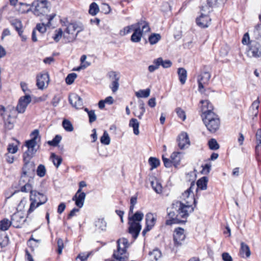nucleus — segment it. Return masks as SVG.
<instances>
[{"instance_id": "obj_1", "label": "nucleus", "mask_w": 261, "mask_h": 261, "mask_svg": "<svg viewBox=\"0 0 261 261\" xmlns=\"http://www.w3.org/2000/svg\"><path fill=\"white\" fill-rule=\"evenodd\" d=\"M172 211L168 213L169 219L166 220V225H172L174 224H185L187 218L189 216V213H192L194 208L192 205L185 204L180 201H174L171 206Z\"/></svg>"}, {"instance_id": "obj_2", "label": "nucleus", "mask_w": 261, "mask_h": 261, "mask_svg": "<svg viewBox=\"0 0 261 261\" xmlns=\"http://www.w3.org/2000/svg\"><path fill=\"white\" fill-rule=\"evenodd\" d=\"M132 27H135V28L133 29V33L131 36L130 40L135 43L140 41L144 31L145 32L150 31L149 23L143 19H141L138 22L132 24Z\"/></svg>"}, {"instance_id": "obj_3", "label": "nucleus", "mask_w": 261, "mask_h": 261, "mask_svg": "<svg viewBox=\"0 0 261 261\" xmlns=\"http://www.w3.org/2000/svg\"><path fill=\"white\" fill-rule=\"evenodd\" d=\"M117 255L115 254V259L118 261H127L128 255H125L127 248L129 246L128 241L127 239L122 238L117 241Z\"/></svg>"}, {"instance_id": "obj_4", "label": "nucleus", "mask_w": 261, "mask_h": 261, "mask_svg": "<svg viewBox=\"0 0 261 261\" xmlns=\"http://www.w3.org/2000/svg\"><path fill=\"white\" fill-rule=\"evenodd\" d=\"M84 30V27L81 23H70L65 30V32L69 36L67 37L65 35H64L63 37L64 38H67L68 42L73 41L76 39L79 33Z\"/></svg>"}, {"instance_id": "obj_5", "label": "nucleus", "mask_w": 261, "mask_h": 261, "mask_svg": "<svg viewBox=\"0 0 261 261\" xmlns=\"http://www.w3.org/2000/svg\"><path fill=\"white\" fill-rule=\"evenodd\" d=\"M30 198L31 203L28 210L29 213L33 212L35 208L44 204L47 200L45 195L36 191H31Z\"/></svg>"}, {"instance_id": "obj_6", "label": "nucleus", "mask_w": 261, "mask_h": 261, "mask_svg": "<svg viewBox=\"0 0 261 261\" xmlns=\"http://www.w3.org/2000/svg\"><path fill=\"white\" fill-rule=\"evenodd\" d=\"M202 120L205 124L207 130L212 133H214L219 129L220 121L218 116L217 114L202 117Z\"/></svg>"}, {"instance_id": "obj_7", "label": "nucleus", "mask_w": 261, "mask_h": 261, "mask_svg": "<svg viewBox=\"0 0 261 261\" xmlns=\"http://www.w3.org/2000/svg\"><path fill=\"white\" fill-rule=\"evenodd\" d=\"M35 15H45L49 12L48 2L46 0L35 1L32 4Z\"/></svg>"}, {"instance_id": "obj_8", "label": "nucleus", "mask_w": 261, "mask_h": 261, "mask_svg": "<svg viewBox=\"0 0 261 261\" xmlns=\"http://www.w3.org/2000/svg\"><path fill=\"white\" fill-rule=\"evenodd\" d=\"M247 54L250 57L255 58L261 57V45L255 40H251L248 46Z\"/></svg>"}, {"instance_id": "obj_9", "label": "nucleus", "mask_w": 261, "mask_h": 261, "mask_svg": "<svg viewBox=\"0 0 261 261\" xmlns=\"http://www.w3.org/2000/svg\"><path fill=\"white\" fill-rule=\"evenodd\" d=\"M185 229L180 227L175 228L173 235V240L174 247L178 248L182 245L181 241L186 239L184 233Z\"/></svg>"}, {"instance_id": "obj_10", "label": "nucleus", "mask_w": 261, "mask_h": 261, "mask_svg": "<svg viewBox=\"0 0 261 261\" xmlns=\"http://www.w3.org/2000/svg\"><path fill=\"white\" fill-rule=\"evenodd\" d=\"M49 82V76L47 72H42L36 76V86L40 90L46 89Z\"/></svg>"}, {"instance_id": "obj_11", "label": "nucleus", "mask_w": 261, "mask_h": 261, "mask_svg": "<svg viewBox=\"0 0 261 261\" xmlns=\"http://www.w3.org/2000/svg\"><path fill=\"white\" fill-rule=\"evenodd\" d=\"M201 103V117L207 116L210 114V116L215 115L216 114L213 112L214 107L212 103L208 100H201L200 101Z\"/></svg>"}, {"instance_id": "obj_12", "label": "nucleus", "mask_w": 261, "mask_h": 261, "mask_svg": "<svg viewBox=\"0 0 261 261\" xmlns=\"http://www.w3.org/2000/svg\"><path fill=\"white\" fill-rule=\"evenodd\" d=\"M12 225L16 228H19L25 221L24 214L22 212L18 211L11 216Z\"/></svg>"}, {"instance_id": "obj_13", "label": "nucleus", "mask_w": 261, "mask_h": 261, "mask_svg": "<svg viewBox=\"0 0 261 261\" xmlns=\"http://www.w3.org/2000/svg\"><path fill=\"white\" fill-rule=\"evenodd\" d=\"M31 101V98L29 95L21 97L19 99L16 107V110L19 113H23L28 105Z\"/></svg>"}, {"instance_id": "obj_14", "label": "nucleus", "mask_w": 261, "mask_h": 261, "mask_svg": "<svg viewBox=\"0 0 261 261\" xmlns=\"http://www.w3.org/2000/svg\"><path fill=\"white\" fill-rule=\"evenodd\" d=\"M129 227L128 232L132 235L133 238L136 240L141 230L142 226L140 223L135 222H128Z\"/></svg>"}, {"instance_id": "obj_15", "label": "nucleus", "mask_w": 261, "mask_h": 261, "mask_svg": "<svg viewBox=\"0 0 261 261\" xmlns=\"http://www.w3.org/2000/svg\"><path fill=\"white\" fill-rule=\"evenodd\" d=\"M178 146L180 149L188 147L190 144V139L188 135L186 132H182L179 134L177 139Z\"/></svg>"}, {"instance_id": "obj_16", "label": "nucleus", "mask_w": 261, "mask_h": 261, "mask_svg": "<svg viewBox=\"0 0 261 261\" xmlns=\"http://www.w3.org/2000/svg\"><path fill=\"white\" fill-rule=\"evenodd\" d=\"M69 101L72 106L76 109H82L83 106L82 99L76 94L72 93L69 96Z\"/></svg>"}, {"instance_id": "obj_17", "label": "nucleus", "mask_w": 261, "mask_h": 261, "mask_svg": "<svg viewBox=\"0 0 261 261\" xmlns=\"http://www.w3.org/2000/svg\"><path fill=\"white\" fill-rule=\"evenodd\" d=\"M211 77V75L208 72H204L201 75L200 79L198 80V91L201 93H203L205 91L203 84L207 83Z\"/></svg>"}, {"instance_id": "obj_18", "label": "nucleus", "mask_w": 261, "mask_h": 261, "mask_svg": "<svg viewBox=\"0 0 261 261\" xmlns=\"http://www.w3.org/2000/svg\"><path fill=\"white\" fill-rule=\"evenodd\" d=\"M211 19L207 15L201 14V15L196 19V22L198 26L201 28H206L208 27Z\"/></svg>"}, {"instance_id": "obj_19", "label": "nucleus", "mask_w": 261, "mask_h": 261, "mask_svg": "<svg viewBox=\"0 0 261 261\" xmlns=\"http://www.w3.org/2000/svg\"><path fill=\"white\" fill-rule=\"evenodd\" d=\"M35 170V165L33 162L29 161L24 162V165L22 167V178L25 177V176H29Z\"/></svg>"}, {"instance_id": "obj_20", "label": "nucleus", "mask_w": 261, "mask_h": 261, "mask_svg": "<svg viewBox=\"0 0 261 261\" xmlns=\"http://www.w3.org/2000/svg\"><path fill=\"white\" fill-rule=\"evenodd\" d=\"M32 139L26 142V146L29 149H34V147L37 145V139L39 136V131L37 129H35L31 134Z\"/></svg>"}, {"instance_id": "obj_21", "label": "nucleus", "mask_w": 261, "mask_h": 261, "mask_svg": "<svg viewBox=\"0 0 261 261\" xmlns=\"http://www.w3.org/2000/svg\"><path fill=\"white\" fill-rule=\"evenodd\" d=\"M241 257L248 258L251 255V251L249 246L244 242H241L239 251Z\"/></svg>"}, {"instance_id": "obj_22", "label": "nucleus", "mask_w": 261, "mask_h": 261, "mask_svg": "<svg viewBox=\"0 0 261 261\" xmlns=\"http://www.w3.org/2000/svg\"><path fill=\"white\" fill-rule=\"evenodd\" d=\"M86 198V194L85 193H81L79 195H74L72 200L75 201V205L79 208L83 206L85 199Z\"/></svg>"}, {"instance_id": "obj_23", "label": "nucleus", "mask_w": 261, "mask_h": 261, "mask_svg": "<svg viewBox=\"0 0 261 261\" xmlns=\"http://www.w3.org/2000/svg\"><path fill=\"white\" fill-rule=\"evenodd\" d=\"M156 218L153 214L151 213H147L145 216V226H148L151 229L155 225Z\"/></svg>"}, {"instance_id": "obj_24", "label": "nucleus", "mask_w": 261, "mask_h": 261, "mask_svg": "<svg viewBox=\"0 0 261 261\" xmlns=\"http://www.w3.org/2000/svg\"><path fill=\"white\" fill-rule=\"evenodd\" d=\"M181 154L180 152L174 151L171 154L170 158L175 167H177L180 164Z\"/></svg>"}, {"instance_id": "obj_25", "label": "nucleus", "mask_w": 261, "mask_h": 261, "mask_svg": "<svg viewBox=\"0 0 261 261\" xmlns=\"http://www.w3.org/2000/svg\"><path fill=\"white\" fill-rule=\"evenodd\" d=\"M144 217L143 213L141 211H137L132 216H128V222H135L140 223Z\"/></svg>"}, {"instance_id": "obj_26", "label": "nucleus", "mask_w": 261, "mask_h": 261, "mask_svg": "<svg viewBox=\"0 0 261 261\" xmlns=\"http://www.w3.org/2000/svg\"><path fill=\"white\" fill-rule=\"evenodd\" d=\"M208 182V178L206 176H203L199 178L197 181V189H200L201 190H205L207 189V185Z\"/></svg>"}, {"instance_id": "obj_27", "label": "nucleus", "mask_w": 261, "mask_h": 261, "mask_svg": "<svg viewBox=\"0 0 261 261\" xmlns=\"http://www.w3.org/2000/svg\"><path fill=\"white\" fill-rule=\"evenodd\" d=\"M177 73L180 83L182 85L186 83L187 77V72L186 70L182 67L179 68L178 69Z\"/></svg>"}, {"instance_id": "obj_28", "label": "nucleus", "mask_w": 261, "mask_h": 261, "mask_svg": "<svg viewBox=\"0 0 261 261\" xmlns=\"http://www.w3.org/2000/svg\"><path fill=\"white\" fill-rule=\"evenodd\" d=\"M5 111H6L5 108L3 106H0V114L3 117V118L4 119L5 126L8 129H11L14 126L13 123L11 122L10 121L8 120V119L5 120V114H4Z\"/></svg>"}, {"instance_id": "obj_29", "label": "nucleus", "mask_w": 261, "mask_h": 261, "mask_svg": "<svg viewBox=\"0 0 261 261\" xmlns=\"http://www.w3.org/2000/svg\"><path fill=\"white\" fill-rule=\"evenodd\" d=\"M129 126L133 128V132L135 135H138L139 134V123L137 119L132 118L129 122Z\"/></svg>"}, {"instance_id": "obj_30", "label": "nucleus", "mask_w": 261, "mask_h": 261, "mask_svg": "<svg viewBox=\"0 0 261 261\" xmlns=\"http://www.w3.org/2000/svg\"><path fill=\"white\" fill-rule=\"evenodd\" d=\"M161 39V35L158 33H152L148 37V42L150 45L156 44Z\"/></svg>"}, {"instance_id": "obj_31", "label": "nucleus", "mask_w": 261, "mask_h": 261, "mask_svg": "<svg viewBox=\"0 0 261 261\" xmlns=\"http://www.w3.org/2000/svg\"><path fill=\"white\" fill-rule=\"evenodd\" d=\"M11 24L14 27L19 35L21 36L22 33L21 22L19 20L15 19L11 21Z\"/></svg>"}, {"instance_id": "obj_32", "label": "nucleus", "mask_w": 261, "mask_h": 261, "mask_svg": "<svg viewBox=\"0 0 261 261\" xmlns=\"http://www.w3.org/2000/svg\"><path fill=\"white\" fill-rule=\"evenodd\" d=\"M225 2V0H206V6L209 8L218 7L223 5Z\"/></svg>"}, {"instance_id": "obj_33", "label": "nucleus", "mask_w": 261, "mask_h": 261, "mask_svg": "<svg viewBox=\"0 0 261 261\" xmlns=\"http://www.w3.org/2000/svg\"><path fill=\"white\" fill-rule=\"evenodd\" d=\"M158 65H161L164 68H168L172 66V62L169 60L164 61L162 57H159L156 59Z\"/></svg>"}, {"instance_id": "obj_34", "label": "nucleus", "mask_w": 261, "mask_h": 261, "mask_svg": "<svg viewBox=\"0 0 261 261\" xmlns=\"http://www.w3.org/2000/svg\"><path fill=\"white\" fill-rule=\"evenodd\" d=\"M149 255L151 259H153L154 261H156L162 256L161 251L158 249L156 248L153 249L152 251L149 252Z\"/></svg>"}, {"instance_id": "obj_35", "label": "nucleus", "mask_w": 261, "mask_h": 261, "mask_svg": "<svg viewBox=\"0 0 261 261\" xmlns=\"http://www.w3.org/2000/svg\"><path fill=\"white\" fill-rule=\"evenodd\" d=\"M12 225L11 220L9 221L8 219L5 218L0 221V230L6 231L8 230Z\"/></svg>"}, {"instance_id": "obj_36", "label": "nucleus", "mask_w": 261, "mask_h": 261, "mask_svg": "<svg viewBox=\"0 0 261 261\" xmlns=\"http://www.w3.org/2000/svg\"><path fill=\"white\" fill-rule=\"evenodd\" d=\"M150 93V90L149 88L143 90H139L138 91L136 92L135 95L138 98H147L148 97Z\"/></svg>"}, {"instance_id": "obj_37", "label": "nucleus", "mask_w": 261, "mask_h": 261, "mask_svg": "<svg viewBox=\"0 0 261 261\" xmlns=\"http://www.w3.org/2000/svg\"><path fill=\"white\" fill-rule=\"evenodd\" d=\"M36 150L35 149H29L23 153V159L24 162L29 161L30 160L33 156Z\"/></svg>"}, {"instance_id": "obj_38", "label": "nucleus", "mask_w": 261, "mask_h": 261, "mask_svg": "<svg viewBox=\"0 0 261 261\" xmlns=\"http://www.w3.org/2000/svg\"><path fill=\"white\" fill-rule=\"evenodd\" d=\"M209 148L212 150H217L220 148V145L215 139L212 138L208 141Z\"/></svg>"}, {"instance_id": "obj_39", "label": "nucleus", "mask_w": 261, "mask_h": 261, "mask_svg": "<svg viewBox=\"0 0 261 261\" xmlns=\"http://www.w3.org/2000/svg\"><path fill=\"white\" fill-rule=\"evenodd\" d=\"M54 165L58 168L62 162V159L61 156L56 155L54 153H52L50 155Z\"/></svg>"}, {"instance_id": "obj_40", "label": "nucleus", "mask_w": 261, "mask_h": 261, "mask_svg": "<svg viewBox=\"0 0 261 261\" xmlns=\"http://www.w3.org/2000/svg\"><path fill=\"white\" fill-rule=\"evenodd\" d=\"M148 162L151 167V169L156 168L160 164V160L155 157H150Z\"/></svg>"}, {"instance_id": "obj_41", "label": "nucleus", "mask_w": 261, "mask_h": 261, "mask_svg": "<svg viewBox=\"0 0 261 261\" xmlns=\"http://www.w3.org/2000/svg\"><path fill=\"white\" fill-rule=\"evenodd\" d=\"M99 10V7L96 3L93 2L90 4L89 10V13L90 14L95 15L98 13Z\"/></svg>"}, {"instance_id": "obj_42", "label": "nucleus", "mask_w": 261, "mask_h": 261, "mask_svg": "<svg viewBox=\"0 0 261 261\" xmlns=\"http://www.w3.org/2000/svg\"><path fill=\"white\" fill-rule=\"evenodd\" d=\"M253 35L256 39H261V22L255 26L253 31Z\"/></svg>"}, {"instance_id": "obj_43", "label": "nucleus", "mask_w": 261, "mask_h": 261, "mask_svg": "<svg viewBox=\"0 0 261 261\" xmlns=\"http://www.w3.org/2000/svg\"><path fill=\"white\" fill-rule=\"evenodd\" d=\"M95 226L97 229L103 230L106 227V223L103 219H98L95 221Z\"/></svg>"}, {"instance_id": "obj_44", "label": "nucleus", "mask_w": 261, "mask_h": 261, "mask_svg": "<svg viewBox=\"0 0 261 261\" xmlns=\"http://www.w3.org/2000/svg\"><path fill=\"white\" fill-rule=\"evenodd\" d=\"M62 126L67 132H72L73 130V127L70 121L67 119H64L62 122Z\"/></svg>"}, {"instance_id": "obj_45", "label": "nucleus", "mask_w": 261, "mask_h": 261, "mask_svg": "<svg viewBox=\"0 0 261 261\" xmlns=\"http://www.w3.org/2000/svg\"><path fill=\"white\" fill-rule=\"evenodd\" d=\"M151 185L153 189L157 193H161L162 191V187L160 183L158 181L154 182L153 181H151Z\"/></svg>"}, {"instance_id": "obj_46", "label": "nucleus", "mask_w": 261, "mask_h": 261, "mask_svg": "<svg viewBox=\"0 0 261 261\" xmlns=\"http://www.w3.org/2000/svg\"><path fill=\"white\" fill-rule=\"evenodd\" d=\"M100 142L104 145H108L110 144V138L107 131H105L103 135L101 137Z\"/></svg>"}, {"instance_id": "obj_47", "label": "nucleus", "mask_w": 261, "mask_h": 261, "mask_svg": "<svg viewBox=\"0 0 261 261\" xmlns=\"http://www.w3.org/2000/svg\"><path fill=\"white\" fill-rule=\"evenodd\" d=\"M139 107L141 111L139 115H138L137 117L139 119H141L144 113L145 112V103L143 100H139Z\"/></svg>"}, {"instance_id": "obj_48", "label": "nucleus", "mask_w": 261, "mask_h": 261, "mask_svg": "<svg viewBox=\"0 0 261 261\" xmlns=\"http://www.w3.org/2000/svg\"><path fill=\"white\" fill-rule=\"evenodd\" d=\"M76 77L77 74L75 73H71L69 74L65 79L66 83L68 85L72 84L74 82Z\"/></svg>"}, {"instance_id": "obj_49", "label": "nucleus", "mask_w": 261, "mask_h": 261, "mask_svg": "<svg viewBox=\"0 0 261 261\" xmlns=\"http://www.w3.org/2000/svg\"><path fill=\"white\" fill-rule=\"evenodd\" d=\"M255 155L258 162H261V144H256L255 147Z\"/></svg>"}, {"instance_id": "obj_50", "label": "nucleus", "mask_w": 261, "mask_h": 261, "mask_svg": "<svg viewBox=\"0 0 261 261\" xmlns=\"http://www.w3.org/2000/svg\"><path fill=\"white\" fill-rule=\"evenodd\" d=\"M62 137L60 135H56L55 137L51 141H48L47 143L52 146H56L61 141Z\"/></svg>"}, {"instance_id": "obj_51", "label": "nucleus", "mask_w": 261, "mask_h": 261, "mask_svg": "<svg viewBox=\"0 0 261 261\" xmlns=\"http://www.w3.org/2000/svg\"><path fill=\"white\" fill-rule=\"evenodd\" d=\"M46 173V169L44 165H39L37 168V175L42 177L44 176Z\"/></svg>"}, {"instance_id": "obj_52", "label": "nucleus", "mask_w": 261, "mask_h": 261, "mask_svg": "<svg viewBox=\"0 0 261 261\" xmlns=\"http://www.w3.org/2000/svg\"><path fill=\"white\" fill-rule=\"evenodd\" d=\"M134 28L135 27H132V25L126 26L120 31V34L121 36H124L130 33Z\"/></svg>"}, {"instance_id": "obj_53", "label": "nucleus", "mask_w": 261, "mask_h": 261, "mask_svg": "<svg viewBox=\"0 0 261 261\" xmlns=\"http://www.w3.org/2000/svg\"><path fill=\"white\" fill-rule=\"evenodd\" d=\"M7 150L9 153H15L18 150V146L14 143L9 144L7 147Z\"/></svg>"}, {"instance_id": "obj_54", "label": "nucleus", "mask_w": 261, "mask_h": 261, "mask_svg": "<svg viewBox=\"0 0 261 261\" xmlns=\"http://www.w3.org/2000/svg\"><path fill=\"white\" fill-rule=\"evenodd\" d=\"M63 36V31L61 29H59L55 31V35L53 37L54 40L56 42H58Z\"/></svg>"}, {"instance_id": "obj_55", "label": "nucleus", "mask_w": 261, "mask_h": 261, "mask_svg": "<svg viewBox=\"0 0 261 261\" xmlns=\"http://www.w3.org/2000/svg\"><path fill=\"white\" fill-rule=\"evenodd\" d=\"M211 164L210 163L205 164V165H202L201 167L202 168L201 173L202 174H208L211 170Z\"/></svg>"}, {"instance_id": "obj_56", "label": "nucleus", "mask_w": 261, "mask_h": 261, "mask_svg": "<svg viewBox=\"0 0 261 261\" xmlns=\"http://www.w3.org/2000/svg\"><path fill=\"white\" fill-rule=\"evenodd\" d=\"M46 27H47V23L42 22V23L37 24L36 29L41 33H44L46 31Z\"/></svg>"}, {"instance_id": "obj_57", "label": "nucleus", "mask_w": 261, "mask_h": 261, "mask_svg": "<svg viewBox=\"0 0 261 261\" xmlns=\"http://www.w3.org/2000/svg\"><path fill=\"white\" fill-rule=\"evenodd\" d=\"M91 253L89 252L88 253H80L79 254V255L76 256L75 259L78 260L80 259L81 261H86L90 256Z\"/></svg>"}, {"instance_id": "obj_58", "label": "nucleus", "mask_w": 261, "mask_h": 261, "mask_svg": "<svg viewBox=\"0 0 261 261\" xmlns=\"http://www.w3.org/2000/svg\"><path fill=\"white\" fill-rule=\"evenodd\" d=\"M176 112L177 113L178 117L180 118L181 119H182V120L184 121L186 119V116L185 114V112L180 108H176Z\"/></svg>"}, {"instance_id": "obj_59", "label": "nucleus", "mask_w": 261, "mask_h": 261, "mask_svg": "<svg viewBox=\"0 0 261 261\" xmlns=\"http://www.w3.org/2000/svg\"><path fill=\"white\" fill-rule=\"evenodd\" d=\"M162 160H163V162L164 163V166L166 167V168H170L173 165V163H172V160H170L168 158H166L164 156V155H162Z\"/></svg>"}, {"instance_id": "obj_60", "label": "nucleus", "mask_w": 261, "mask_h": 261, "mask_svg": "<svg viewBox=\"0 0 261 261\" xmlns=\"http://www.w3.org/2000/svg\"><path fill=\"white\" fill-rule=\"evenodd\" d=\"M251 41V40H250V37L248 33H246L244 35L242 40V44H243L244 45H247L249 46Z\"/></svg>"}, {"instance_id": "obj_61", "label": "nucleus", "mask_w": 261, "mask_h": 261, "mask_svg": "<svg viewBox=\"0 0 261 261\" xmlns=\"http://www.w3.org/2000/svg\"><path fill=\"white\" fill-rule=\"evenodd\" d=\"M89 121L90 123L94 122L96 120V115L95 114V112L93 110H90L88 112Z\"/></svg>"}, {"instance_id": "obj_62", "label": "nucleus", "mask_w": 261, "mask_h": 261, "mask_svg": "<svg viewBox=\"0 0 261 261\" xmlns=\"http://www.w3.org/2000/svg\"><path fill=\"white\" fill-rule=\"evenodd\" d=\"M58 244V253L61 254L62 252V249L64 248L63 241L61 239H58L57 241Z\"/></svg>"}, {"instance_id": "obj_63", "label": "nucleus", "mask_w": 261, "mask_h": 261, "mask_svg": "<svg viewBox=\"0 0 261 261\" xmlns=\"http://www.w3.org/2000/svg\"><path fill=\"white\" fill-rule=\"evenodd\" d=\"M256 144H261V128H258L255 134Z\"/></svg>"}, {"instance_id": "obj_64", "label": "nucleus", "mask_w": 261, "mask_h": 261, "mask_svg": "<svg viewBox=\"0 0 261 261\" xmlns=\"http://www.w3.org/2000/svg\"><path fill=\"white\" fill-rule=\"evenodd\" d=\"M222 258L223 261H233L232 257L227 252H223L222 254Z\"/></svg>"}]
</instances>
